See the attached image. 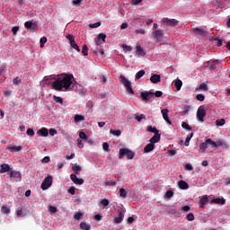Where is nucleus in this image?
I'll return each instance as SVG.
<instances>
[{
    "label": "nucleus",
    "instance_id": "6e6d98bb",
    "mask_svg": "<svg viewBox=\"0 0 230 230\" xmlns=\"http://www.w3.org/2000/svg\"><path fill=\"white\" fill-rule=\"evenodd\" d=\"M165 197L167 199H172V197H173V190H167L166 193H165Z\"/></svg>",
    "mask_w": 230,
    "mask_h": 230
},
{
    "label": "nucleus",
    "instance_id": "49530a36",
    "mask_svg": "<svg viewBox=\"0 0 230 230\" xmlns=\"http://www.w3.org/2000/svg\"><path fill=\"white\" fill-rule=\"evenodd\" d=\"M101 204L103 208H107V206H109V204H110V201L107 199H103L101 200Z\"/></svg>",
    "mask_w": 230,
    "mask_h": 230
},
{
    "label": "nucleus",
    "instance_id": "473e14b6",
    "mask_svg": "<svg viewBox=\"0 0 230 230\" xmlns=\"http://www.w3.org/2000/svg\"><path fill=\"white\" fill-rule=\"evenodd\" d=\"M145 70H140L136 74L135 80H139L140 78H143L145 76Z\"/></svg>",
    "mask_w": 230,
    "mask_h": 230
},
{
    "label": "nucleus",
    "instance_id": "58836bf2",
    "mask_svg": "<svg viewBox=\"0 0 230 230\" xmlns=\"http://www.w3.org/2000/svg\"><path fill=\"white\" fill-rule=\"evenodd\" d=\"M216 125L217 127H224V125H226V119H221L216 120Z\"/></svg>",
    "mask_w": 230,
    "mask_h": 230
},
{
    "label": "nucleus",
    "instance_id": "c756f323",
    "mask_svg": "<svg viewBox=\"0 0 230 230\" xmlns=\"http://www.w3.org/2000/svg\"><path fill=\"white\" fill-rule=\"evenodd\" d=\"M80 229L91 230V225L87 224L86 222H81L80 223Z\"/></svg>",
    "mask_w": 230,
    "mask_h": 230
},
{
    "label": "nucleus",
    "instance_id": "864d4df0",
    "mask_svg": "<svg viewBox=\"0 0 230 230\" xmlns=\"http://www.w3.org/2000/svg\"><path fill=\"white\" fill-rule=\"evenodd\" d=\"M181 127H182V128H185L186 130H191V127L187 122H182Z\"/></svg>",
    "mask_w": 230,
    "mask_h": 230
},
{
    "label": "nucleus",
    "instance_id": "ddd939ff",
    "mask_svg": "<svg viewBox=\"0 0 230 230\" xmlns=\"http://www.w3.org/2000/svg\"><path fill=\"white\" fill-rule=\"evenodd\" d=\"M168 112H170V111H168V109L162 110V114H163V118H164V121H166V123L168 125H172V120H170V118L168 117Z\"/></svg>",
    "mask_w": 230,
    "mask_h": 230
},
{
    "label": "nucleus",
    "instance_id": "5fc2aeb1",
    "mask_svg": "<svg viewBox=\"0 0 230 230\" xmlns=\"http://www.w3.org/2000/svg\"><path fill=\"white\" fill-rule=\"evenodd\" d=\"M66 39H68L70 44H73L75 42V36L73 34H68L66 36Z\"/></svg>",
    "mask_w": 230,
    "mask_h": 230
},
{
    "label": "nucleus",
    "instance_id": "4c0bfd02",
    "mask_svg": "<svg viewBox=\"0 0 230 230\" xmlns=\"http://www.w3.org/2000/svg\"><path fill=\"white\" fill-rule=\"evenodd\" d=\"M186 219H187L189 222H193V220H195V215L190 212V213L187 214Z\"/></svg>",
    "mask_w": 230,
    "mask_h": 230
},
{
    "label": "nucleus",
    "instance_id": "f704fd0d",
    "mask_svg": "<svg viewBox=\"0 0 230 230\" xmlns=\"http://www.w3.org/2000/svg\"><path fill=\"white\" fill-rule=\"evenodd\" d=\"M53 100H54V102H56V103H60V105H63V103H64V99H62V97L54 95Z\"/></svg>",
    "mask_w": 230,
    "mask_h": 230
},
{
    "label": "nucleus",
    "instance_id": "79ce46f5",
    "mask_svg": "<svg viewBox=\"0 0 230 230\" xmlns=\"http://www.w3.org/2000/svg\"><path fill=\"white\" fill-rule=\"evenodd\" d=\"M82 217H84V213L82 212H75L74 215L75 220H80L82 219Z\"/></svg>",
    "mask_w": 230,
    "mask_h": 230
},
{
    "label": "nucleus",
    "instance_id": "f8f14e48",
    "mask_svg": "<svg viewBox=\"0 0 230 230\" xmlns=\"http://www.w3.org/2000/svg\"><path fill=\"white\" fill-rule=\"evenodd\" d=\"M70 179L74 182V184H78L79 186H82V184H84V179L77 178L76 174H71Z\"/></svg>",
    "mask_w": 230,
    "mask_h": 230
},
{
    "label": "nucleus",
    "instance_id": "9d476101",
    "mask_svg": "<svg viewBox=\"0 0 230 230\" xmlns=\"http://www.w3.org/2000/svg\"><path fill=\"white\" fill-rule=\"evenodd\" d=\"M164 24H165V26H177L179 24V21L176 19L165 18L164 19Z\"/></svg>",
    "mask_w": 230,
    "mask_h": 230
},
{
    "label": "nucleus",
    "instance_id": "a18cd8bd",
    "mask_svg": "<svg viewBox=\"0 0 230 230\" xmlns=\"http://www.w3.org/2000/svg\"><path fill=\"white\" fill-rule=\"evenodd\" d=\"M196 100H198V102H204V100H206V96H204L202 93H199L196 96Z\"/></svg>",
    "mask_w": 230,
    "mask_h": 230
},
{
    "label": "nucleus",
    "instance_id": "a211bd4d",
    "mask_svg": "<svg viewBox=\"0 0 230 230\" xmlns=\"http://www.w3.org/2000/svg\"><path fill=\"white\" fill-rule=\"evenodd\" d=\"M152 84H159L161 82V75L157 74H153L150 77Z\"/></svg>",
    "mask_w": 230,
    "mask_h": 230
},
{
    "label": "nucleus",
    "instance_id": "72a5a7b5",
    "mask_svg": "<svg viewBox=\"0 0 230 230\" xmlns=\"http://www.w3.org/2000/svg\"><path fill=\"white\" fill-rule=\"evenodd\" d=\"M82 53L84 57H87V55H89V47H87V45H83Z\"/></svg>",
    "mask_w": 230,
    "mask_h": 230
},
{
    "label": "nucleus",
    "instance_id": "338daca9",
    "mask_svg": "<svg viewBox=\"0 0 230 230\" xmlns=\"http://www.w3.org/2000/svg\"><path fill=\"white\" fill-rule=\"evenodd\" d=\"M57 129H55V128H50L49 130V134H50L51 136H57Z\"/></svg>",
    "mask_w": 230,
    "mask_h": 230
},
{
    "label": "nucleus",
    "instance_id": "0eeeda50",
    "mask_svg": "<svg viewBox=\"0 0 230 230\" xmlns=\"http://www.w3.org/2000/svg\"><path fill=\"white\" fill-rule=\"evenodd\" d=\"M192 32L194 35H196V37H208L209 35V32H208L207 30L199 27L192 29Z\"/></svg>",
    "mask_w": 230,
    "mask_h": 230
},
{
    "label": "nucleus",
    "instance_id": "8fccbe9b",
    "mask_svg": "<svg viewBox=\"0 0 230 230\" xmlns=\"http://www.w3.org/2000/svg\"><path fill=\"white\" fill-rule=\"evenodd\" d=\"M27 136H30V137H33V136H35V130H33V128H28Z\"/></svg>",
    "mask_w": 230,
    "mask_h": 230
},
{
    "label": "nucleus",
    "instance_id": "bb28decb",
    "mask_svg": "<svg viewBox=\"0 0 230 230\" xmlns=\"http://www.w3.org/2000/svg\"><path fill=\"white\" fill-rule=\"evenodd\" d=\"M217 146H222L223 148H228V145L227 143L226 142V140L224 139H219L217 141Z\"/></svg>",
    "mask_w": 230,
    "mask_h": 230
},
{
    "label": "nucleus",
    "instance_id": "f257e3e1",
    "mask_svg": "<svg viewBox=\"0 0 230 230\" xmlns=\"http://www.w3.org/2000/svg\"><path fill=\"white\" fill-rule=\"evenodd\" d=\"M73 80L75 77L72 74H62L52 83V87L55 91H67L73 84Z\"/></svg>",
    "mask_w": 230,
    "mask_h": 230
},
{
    "label": "nucleus",
    "instance_id": "4d7b16f0",
    "mask_svg": "<svg viewBox=\"0 0 230 230\" xmlns=\"http://www.w3.org/2000/svg\"><path fill=\"white\" fill-rule=\"evenodd\" d=\"M68 193H70V195H75L76 193V188L75 187H70L67 190Z\"/></svg>",
    "mask_w": 230,
    "mask_h": 230
},
{
    "label": "nucleus",
    "instance_id": "f03ea898",
    "mask_svg": "<svg viewBox=\"0 0 230 230\" xmlns=\"http://www.w3.org/2000/svg\"><path fill=\"white\" fill-rule=\"evenodd\" d=\"M154 96H155V98H161L163 93L161 91H156L155 93L153 92H142L140 93V98L143 102H150Z\"/></svg>",
    "mask_w": 230,
    "mask_h": 230
},
{
    "label": "nucleus",
    "instance_id": "b1692460",
    "mask_svg": "<svg viewBox=\"0 0 230 230\" xmlns=\"http://www.w3.org/2000/svg\"><path fill=\"white\" fill-rule=\"evenodd\" d=\"M178 186H179L180 190H188V188H190V185L188 184V182H186L182 180L178 181Z\"/></svg>",
    "mask_w": 230,
    "mask_h": 230
},
{
    "label": "nucleus",
    "instance_id": "4468645a",
    "mask_svg": "<svg viewBox=\"0 0 230 230\" xmlns=\"http://www.w3.org/2000/svg\"><path fill=\"white\" fill-rule=\"evenodd\" d=\"M154 150H155V145L150 142L144 147V154H150V152H154Z\"/></svg>",
    "mask_w": 230,
    "mask_h": 230
},
{
    "label": "nucleus",
    "instance_id": "c03bdc74",
    "mask_svg": "<svg viewBox=\"0 0 230 230\" xmlns=\"http://www.w3.org/2000/svg\"><path fill=\"white\" fill-rule=\"evenodd\" d=\"M137 51L138 55L145 57V51L143 50V48H141V46H137Z\"/></svg>",
    "mask_w": 230,
    "mask_h": 230
},
{
    "label": "nucleus",
    "instance_id": "7ed1b4c3",
    "mask_svg": "<svg viewBox=\"0 0 230 230\" xmlns=\"http://www.w3.org/2000/svg\"><path fill=\"white\" fill-rule=\"evenodd\" d=\"M134 155H136V153L128 148H120L119 151V159L127 156V159L131 160L134 159Z\"/></svg>",
    "mask_w": 230,
    "mask_h": 230
},
{
    "label": "nucleus",
    "instance_id": "6ab92c4d",
    "mask_svg": "<svg viewBox=\"0 0 230 230\" xmlns=\"http://www.w3.org/2000/svg\"><path fill=\"white\" fill-rule=\"evenodd\" d=\"M208 145H209V144H208V139H206L205 142H203V143H201V144L199 145V152H200L201 154L206 153V150L208 149V146H209Z\"/></svg>",
    "mask_w": 230,
    "mask_h": 230
},
{
    "label": "nucleus",
    "instance_id": "9b49d317",
    "mask_svg": "<svg viewBox=\"0 0 230 230\" xmlns=\"http://www.w3.org/2000/svg\"><path fill=\"white\" fill-rule=\"evenodd\" d=\"M123 218H125V214L123 211L119 210L118 217H114V224H121L123 222Z\"/></svg>",
    "mask_w": 230,
    "mask_h": 230
},
{
    "label": "nucleus",
    "instance_id": "1a4fd4ad",
    "mask_svg": "<svg viewBox=\"0 0 230 230\" xmlns=\"http://www.w3.org/2000/svg\"><path fill=\"white\" fill-rule=\"evenodd\" d=\"M10 177L11 179H14L17 182L22 181V174H21V172L11 171Z\"/></svg>",
    "mask_w": 230,
    "mask_h": 230
},
{
    "label": "nucleus",
    "instance_id": "5701e85b",
    "mask_svg": "<svg viewBox=\"0 0 230 230\" xmlns=\"http://www.w3.org/2000/svg\"><path fill=\"white\" fill-rule=\"evenodd\" d=\"M161 141V134H156L154 137H152L149 140V142L154 145L155 143H159Z\"/></svg>",
    "mask_w": 230,
    "mask_h": 230
},
{
    "label": "nucleus",
    "instance_id": "774afa93",
    "mask_svg": "<svg viewBox=\"0 0 230 230\" xmlns=\"http://www.w3.org/2000/svg\"><path fill=\"white\" fill-rule=\"evenodd\" d=\"M122 48H123L124 51H130L132 49V47H130L128 45H122Z\"/></svg>",
    "mask_w": 230,
    "mask_h": 230
},
{
    "label": "nucleus",
    "instance_id": "423d86ee",
    "mask_svg": "<svg viewBox=\"0 0 230 230\" xmlns=\"http://www.w3.org/2000/svg\"><path fill=\"white\" fill-rule=\"evenodd\" d=\"M52 184H53V177L51 175H49L42 181L41 190H48L49 188H51Z\"/></svg>",
    "mask_w": 230,
    "mask_h": 230
},
{
    "label": "nucleus",
    "instance_id": "de8ad7c7",
    "mask_svg": "<svg viewBox=\"0 0 230 230\" xmlns=\"http://www.w3.org/2000/svg\"><path fill=\"white\" fill-rule=\"evenodd\" d=\"M72 170L76 173L78 172H82V167L80 165L75 164L72 167Z\"/></svg>",
    "mask_w": 230,
    "mask_h": 230
},
{
    "label": "nucleus",
    "instance_id": "69168bd1",
    "mask_svg": "<svg viewBox=\"0 0 230 230\" xmlns=\"http://www.w3.org/2000/svg\"><path fill=\"white\" fill-rule=\"evenodd\" d=\"M102 148H103L104 152H109V143L104 142L102 144Z\"/></svg>",
    "mask_w": 230,
    "mask_h": 230
},
{
    "label": "nucleus",
    "instance_id": "680f3d73",
    "mask_svg": "<svg viewBox=\"0 0 230 230\" xmlns=\"http://www.w3.org/2000/svg\"><path fill=\"white\" fill-rule=\"evenodd\" d=\"M100 39L102 40V42H105V39H107V35H105L104 33H100L98 36V40H100Z\"/></svg>",
    "mask_w": 230,
    "mask_h": 230
},
{
    "label": "nucleus",
    "instance_id": "20e7f679",
    "mask_svg": "<svg viewBox=\"0 0 230 230\" xmlns=\"http://www.w3.org/2000/svg\"><path fill=\"white\" fill-rule=\"evenodd\" d=\"M120 84L124 85L126 91L128 94H134V90L132 89V83L125 77V75H119Z\"/></svg>",
    "mask_w": 230,
    "mask_h": 230
},
{
    "label": "nucleus",
    "instance_id": "2eb2a0df",
    "mask_svg": "<svg viewBox=\"0 0 230 230\" xmlns=\"http://www.w3.org/2000/svg\"><path fill=\"white\" fill-rule=\"evenodd\" d=\"M37 134L41 137H48V136H49V131L46 128H41L37 131Z\"/></svg>",
    "mask_w": 230,
    "mask_h": 230
},
{
    "label": "nucleus",
    "instance_id": "aec40b11",
    "mask_svg": "<svg viewBox=\"0 0 230 230\" xmlns=\"http://www.w3.org/2000/svg\"><path fill=\"white\" fill-rule=\"evenodd\" d=\"M208 202H209V198H208V195L203 196L199 199V208H204Z\"/></svg>",
    "mask_w": 230,
    "mask_h": 230
},
{
    "label": "nucleus",
    "instance_id": "39448f33",
    "mask_svg": "<svg viewBox=\"0 0 230 230\" xmlns=\"http://www.w3.org/2000/svg\"><path fill=\"white\" fill-rule=\"evenodd\" d=\"M206 108L204 106H199L197 111V119L200 123H204V118H206Z\"/></svg>",
    "mask_w": 230,
    "mask_h": 230
},
{
    "label": "nucleus",
    "instance_id": "a878e982",
    "mask_svg": "<svg viewBox=\"0 0 230 230\" xmlns=\"http://www.w3.org/2000/svg\"><path fill=\"white\" fill-rule=\"evenodd\" d=\"M208 64L209 69H215L217 67V65L220 64V61L218 60L208 61Z\"/></svg>",
    "mask_w": 230,
    "mask_h": 230
},
{
    "label": "nucleus",
    "instance_id": "412c9836",
    "mask_svg": "<svg viewBox=\"0 0 230 230\" xmlns=\"http://www.w3.org/2000/svg\"><path fill=\"white\" fill-rule=\"evenodd\" d=\"M11 168L8 164H3L0 165V173H6L7 172H10Z\"/></svg>",
    "mask_w": 230,
    "mask_h": 230
},
{
    "label": "nucleus",
    "instance_id": "4be33fe9",
    "mask_svg": "<svg viewBox=\"0 0 230 230\" xmlns=\"http://www.w3.org/2000/svg\"><path fill=\"white\" fill-rule=\"evenodd\" d=\"M7 150L9 152H21V150H22V147L21 146H12L10 145L9 146H7Z\"/></svg>",
    "mask_w": 230,
    "mask_h": 230
},
{
    "label": "nucleus",
    "instance_id": "603ef678",
    "mask_svg": "<svg viewBox=\"0 0 230 230\" xmlns=\"http://www.w3.org/2000/svg\"><path fill=\"white\" fill-rule=\"evenodd\" d=\"M71 47L74 49H76L78 53H80V47L78 46V44H76V41H74L72 44H70Z\"/></svg>",
    "mask_w": 230,
    "mask_h": 230
},
{
    "label": "nucleus",
    "instance_id": "e2e57ef3",
    "mask_svg": "<svg viewBox=\"0 0 230 230\" xmlns=\"http://www.w3.org/2000/svg\"><path fill=\"white\" fill-rule=\"evenodd\" d=\"M190 209H191V208L190 206H188V205L183 206L181 208V211H183L184 213H188V211H190Z\"/></svg>",
    "mask_w": 230,
    "mask_h": 230
},
{
    "label": "nucleus",
    "instance_id": "052dcab7",
    "mask_svg": "<svg viewBox=\"0 0 230 230\" xmlns=\"http://www.w3.org/2000/svg\"><path fill=\"white\" fill-rule=\"evenodd\" d=\"M185 170H187V172H191L193 170V166L191 165V164H186Z\"/></svg>",
    "mask_w": 230,
    "mask_h": 230
},
{
    "label": "nucleus",
    "instance_id": "ea45409f",
    "mask_svg": "<svg viewBox=\"0 0 230 230\" xmlns=\"http://www.w3.org/2000/svg\"><path fill=\"white\" fill-rule=\"evenodd\" d=\"M1 212L4 215H8V214H10V208H8V207H6V206H2Z\"/></svg>",
    "mask_w": 230,
    "mask_h": 230
},
{
    "label": "nucleus",
    "instance_id": "c9c22d12",
    "mask_svg": "<svg viewBox=\"0 0 230 230\" xmlns=\"http://www.w3.org/2000/svg\"><path fill=\"white\" fill-rule=\"evenodd\" d=\"M191 137H193V133H190L187 136L184 143L185 146H190V141H191Z\"/></svg>",
    "mask_w": 230,
    "mask_h": 230
},
{
    "label": "nucleus",
    "instance_id": "3c124183",
    "mask_svg": "<svg viewBox=\"0 0 230 230\" xmlns=\"http://www.w3.org/2000/svg\"><path fill=\"white\" fill-rule=\"evenodd\" d=\"M100 26H102V22H100L89 24V28H100Z\"/></svg>",
    "mask_w": 230,
    "mask_h": 230
},
{
    "label": "nucleus",
    "instance_id": "2f4dec72",
    "mask_svg": "<svg viewBox=\"0 0 230 230\" xmlns=\"http://www.w3.org/2000/svg\"><path fill=\"white\" fill-rule=\"evenodd\" d=\"M174 85H175L177 91H181V89L182 87V81L181 79H176Z\"/></svg>",
    "mask_w": 230,
    "mask_h": 230
},
{
    "label": "nucleus",
    "instance_id": "dca6fc26",
    "mask_svg": "<svg viewBox=\"0 0 230 230\" xmlns=\"http://www.w3.org/2000/svg\"><path fill=\"white\" fill-rule=\"evenodd\" d=\"M26 30H36L38 28L37 23L28 21L24 23Z\"/></svg>",
    "mask_w": 230,
    "mask_h": 230
},
{
    "label": "nucleus",
    "instance_id": "0e129e2a",
    "mask_svg": "<svg viewBox=\"0 0 230 230\" xmlns=\"http://www.w3.org/2000/svg\"><path fill=\"white\" fill-rule=\"evenodd\" d=\"M105 185L106 186H116V181H105Z\"/></svg>",
    "mask_w": 230,
    "mask_h": 230
},
{
    "label": "nucleus",
    "instance_id": "37998d69",
    "mask_svg": "<svg viewBox=\"0 0 230 230\" xmlns=\"http://www.w3.org/2000/svg\"><path fill=\"white\" fill-rule=\"evenodd\" d=\"M199 91H205V92H208V84H206V83H202L200 85H199Z\"/></svg>",
    "mask_w": 230,
    "mask_h": 230
},
{
    "label": "nucleus",
    "instance_id": "393cba45",
    "mask_svg": "<svg viewBox=\"0 0 230 230\" xmlns=\"http://www.w3.org/2000/svg\"><path fill=\"white\" fill-rule=\"evenodd\" d=\"M84 120H85V117H84V115L76 114L74 117L75 123H80V121H84Z\"/></svg>",
    "mask_w": 230,
    "mask_h": 230
},
{
    "label": "nucleus",
    "instance_id": "6e6552de",
    "mask_svg": "<svg viewBox=\"0 0 230 230\" xmlns=\"http://www.w3.org/2000/svg\"><path fill=\"white\" fill-rule=\"evenodd\" d=\"M152 35L156 42H161L163 37H164V33L163 32L162 30L153 31Z\"/></svg>",
    "mask_w": 230,
    "mask_h": 230
},
{
    "label": "nucleus",
    "instance_id": "f3484780",
    "mask_svg": "<svg viewBox=\"0 0 230 230\" xmlns=\"http://www.w3.org/2000/svg\"><path fill=\"white\" fill-rule=\"evenodd\" d=\"M210 204H219L220 206H224V204H226V199L216 198L210 201Z\"/></svg>",
    "mask_w": 230,
    "mask_h": 230
},
{
    "label": "nucleus",
    "instance_id": "c85d7f7f",
    "mask_svg": "<svg viewBox=\"0 0 230 230\" xmlns=\"http://www.w3.org/2000/svg\"><path fill=\"white\" fill-rule=\"evenodd\" d=\"M207 143H208V146H211V148H218V144H217L215 141H212L211 138H208Z\"/></svg>",
    "mask_w": 230,
    "mask_h": 230
},
{
    "label": "nucleus",
    "instance_id": "a19ab883",
    "mask_svg": "<svg viewBox=\"0 0 230 230\" xmlns=\"http://www.w3.org/2000/svg\"><path fill=\"white\" fill-rule=\"evenodd\" d=\"M119 196L122 199H127V190L124 188L119 189Z\"/></svg>",
    "mask_w": 230,
    "mask_h": 230
},
{
    "label": "nucleus",
    "instance_id": "13d9d810",
    "mask_svg": "<svg viewBox=\"0 0 230 230\" xmlns=\"http://www.w3.org/2000/svg\"><path fill=\"white\" fill-rule=\"evenodd\" d=\"M22 81L21 80V78H19V76L15 77L13 81V83L14 84V85H19V84H21Z\"/></svg>",
    "mask_w": 230,
    "mask_h": 230
},
{
    "label": "nucleus",
    "instance_id": "cd10ccee",
    "mask_svg": "<svg viewBox=\"0 0 230 230\" xmlns=\"http://www.w3.org/2000/svg\"><path fill=\"white\" fill-rule=\"evenodd\" d=\"M134 118L137 119V121L141 122L143 119H146V116L145 114L136 113L134 115Z\"/></svg>",
    "mask_w": 230,
    "mask_h": 230
},
{
    "label": "nucleus",
    "instance_id": "bf43d9fd",
    "mask_svg": "<svg viewBox=\"0 0 230 230\" xmlns=\"http://www.w3.org/2000/svg\"><path fill=\"white\" fill-rule=\"evenodd\" d=\"M79 137H80V139H87V134H85V132H84V131H81L79 133Z\"/></svg>",
    "mask_w": 230,
    "mask_h": 230
},
{
    "label": "nucleus",
    "instance_id": "e433bc0d",
    "mask_svg": "<svg viewBox=\"0 0 230 230\" xmlns=\"http://www.w3.org/2000/svg\"><path fill=\"white\" fill-rule=\"evenodd\" d=\"M110 134H112L113 136L119 137V136H121V130H119V129H111Z\"/></svg>",
    "mask_w": 230,
    "mask_h": 230
},
{
    "label": "nucleus",
    "instance_id": "7c9ffc66",
    "mask_svg": "<svg viewBox=\"0 0 230 230\" xmlns=\"http://www.w3.org/2000/svg\"><path fill=\"white\" fill-rule=\"evenodd\" d=\"M147 132H152V134L157 135L159 134V130L155 127L147 126Z\"/></svg>",
    "mask_w": 230,
    "mask_h": 230
},
{
    "label": "nucleus",
    "instance_id": "09e8293b",
    "mask_svg": "<svg viewBox=\"0 0 230 230\" xmlns=\"http://www.w3.org/2000/svg\"><path fill=\"white\" fill-rule=\"evenodd\" d=\"M40 48H44V44L48 42V38L46 37L40 38Z\"/></svg>",
    "mask_w": 230,
    "mask_h": 230
}]
</instances>
